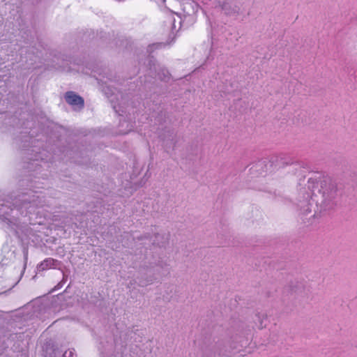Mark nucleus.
I'll use <instances>...</instances> for the list:
<instances>
[{
	"label": "nucleus",
	"mask_w": 357,
	"mask_h": 357,
	"mask_svg": "<svg viewBox=\"0 0 357 357\" xmlns=\"http://www.w3.org/2000/svg\"><path fill=\"white\" fill-rule=\"evenodd\" d=\"M307 183L309 189L313 192L317 190L322 195L321 206L324 210L332 209L337 205L341 192L331 177L316 174L309 178Z\"/></svg>",
	"instance_id": "obj_1"
},
{
	"label": "nucleus",
	"mask_w": 357,
	"mask_h": 357,
	"mask_svg": "<svg viewBox=\"0 0 357 357\" xmlns=\"http://www.w3.org/2000/svg\"><path fill=\"white\" fill-rule=\"evenodd\" d=\"M44 200L33 192H24L15 197L12 202H7L8 204L3 205V208H11V206L17 210L28 209L30 207H41L44 206Z\"/></svg>",
	"instance_id": "obj_2"
},
{
	"label": "nucleus",
	"mask_w": 357,
	"mask_h": 357,
	"mask_svg": "<svg viewBox=\"0 0 357 357\" xmlns=\"http://www.w3.org/2000/svg\"><path fill=\"white\" fill-rule=\"evenodd\" d=\"M65 100L67 103L72 106H78L79 108L84 107V99L73 91H68L65 93Z\"/></svg>",
	"instance_id": "obj_3"
},
{
	"label": "nucleus",
	"mask_w": 357,
	"mask_h": 357,
	"mask_svg": "<svg viewBox=\"0 0 357 357\" xmlns=\"http://www.w3.org/2000/svg\"><path fill=\"white\" fill-rule=\"evenodd\" d=\"M61 262L52 258H47L43 260L40 264L37 266L38 271H43L48 268H59Z\"/></svg>",
	"instance_id": "obj_4"
},
{
	"label": "nucleus",
	"mask_w": 357,
	"mask_h": 357,
	"mask_svg": "<svg viewBox=\"0 0 357 357\" xmlns=\"http://www.w3.org/2000/svg\"><path fill=\"white\" fill-rule=\"evenodd\" d=\"M222 11L227 15L238 14L240 8L233 1H224L221 5Z\"/></svg>",
	"instance_id": "obj_5"
},
{
	"label": "nucleus",
	"mask_w": 357,
	"mask_h": 357,
	"mask_svg": "<svg viewBox=\"0 0 357 357\" xmlns=\"http://www.w3.org/2000/svg\"><path fill=\"white\" fill-rule=\"evenodd\" d=\"M175 13H171L169 16L168 22L172 26V31H178L181 26V16L176 15V17H175Z\"/></svg>",
	"instance_id": "obj_6"
},
{
	"label": "nucleus",
	"mask_w": 357,
	"mask_h": 357,
	"mask_svg": "<svg viewBox=\"0 0 357 357\" xmlns=\"http://www.w3.org/2000/svg\"><path fill=\"white\" fill-rule=\"evenodd\" d=\"M168 243V238L164 234H156L155 235V239L153 244L157 245L159 247H164Z\"/></svg>",
	"instance_id": "obj_7"
},
{
	"label": "nucleus",
	"mask_w": 357,
	"mask_h": 357,
	"mask_svg": "<svg viewBox=\"0 0 357 357\" xmlns=\"http://www.w3.org/2000/svg\"><path fill=\"white\" fill-rule=\"evenodd\" d=\"M280 160L281 163L283 165H288L292 164L291 160L289 159V158H286L285 155H280Z\"/></svg>",
	"instance_id": "obj_8"
},
{
	"label": "nucleus",
	"mask_w": 357,
	"mask_h": 357,
	"mask_svg": "<svg viewBox=\"0 0 357 357\" xmlns=\"http://www.w3.org/2000/svg\"><path fill=\"white\" fill-rule=\"evenodd\" d=\"M63 357H76L74 349H68L64 352Z\"/></svg>",
	"instance_id": "obj_9"
},
{
	"label": "nucleus",
	"mask_w": 357,
	"mask_h": 357,
	"mask_svg": "<svg viewBox=\"0 0 357 357\" xmlns=\"http://www.w3.org/2000/svg\"><path fill=\"white\" fill-rule=\"evenodd\" d=\"M208 350V354L206 355V357H211L212 356V352L209 350Z\"/></svg>",
	"instance_id": "obj_10"
},
{
	"label": "nucleus",
	"mask_w": 357,
	"mask_h": 357,
	"mask_svg": "<svg viewBox=\"0 0 357 357\" xmlns=\"http://www.w3.org/2000/svg\"><path fill=\"white\" fill-rule=\"evenodd\" d=\"M3 213H4L5 214H6V215H8V214H9V213H8L6 210H4V211H3Z\"/></svg>",
	"instance_id": "obj_11"
},
{
	"label": "nucleus",
	"mask_w": 357,
	"mask_h": 357,
	"mask_svg": "<svg viewBox=\"0 0 357 357\" xmlns=\"http://www.w3.org/2000/svg\"><path fill=\"white\" fill-rule=\"evenodd\" d=\"M295 291H296V292H298V291H299V289H296V290H295Z\"/></svg>",
	"instance_id": "obj_12"
}]
</instances>
